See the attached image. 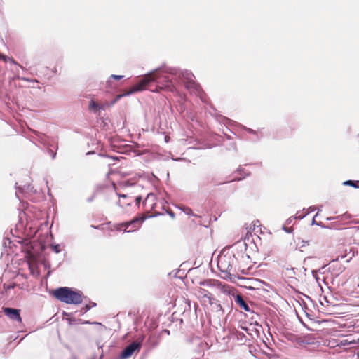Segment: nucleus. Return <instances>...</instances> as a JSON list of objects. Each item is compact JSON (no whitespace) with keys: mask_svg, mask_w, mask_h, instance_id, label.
<instances>
[{"mask_svg":"<svg viewBox=\"0 0 359 359\" xmlns=\"http://www.w3.org/2000/svg\"><path fill=\"white\" fill-rule=\"evenodd\" d=\"M52 248L55 253H59L60 252V248L58 245H52Z\"/></svg>","mask_w":359,"mask_h":359,"instance_id":"13","label":"nucleus"},{"mask_svg":"<svg viewBox=\"0 0 359 359\" xmlns=\"http://www.w3.org/2000/svg\"><path fill=\"white\" fill-rule=\"evenodd\" d=\"M344 184L345 185H351V186H355L353 182L351 180H348L344 182Z\"/></svg>","mask_w":359,"mask_h":359,"instance_id":"14","label":"nucleus"},{"mask_svg":"<svg viewBox=\"0 0 359 359\" xmlns=\"http://www.w3.org/2000/svg\"><path fill=\"white\" fill-rule=\"evenodd\" d=\"M0 60H4L5 62H9L11 63H15V61L13 59L7 57L1 54H0Z\"/></svg>","mask_w":359,"mask_h":359,"instance_id":"11","label":"nucleus"},{"mask_svg":"<svg viewBox=\"0 0 359 359\" xmlns=\"http://www.w3.org/2000/svg\"><path fill=\"white\" fill-rule=\"evenodd\" d=\"M90 107L94 109H101V107H100L99 105L96 104L94 101H91L90 102Z\"/></svg>","mask_w":359,"mask_h":359,"instance_id":"12","label":"nucleus"},{"mask_svg":"<svg viewBox=\"0 0 359 359\" xmlns=\"http://www.w3.org/2000/svg\"><path fill=\"white\" fill-rule=\"evenodd\" d=\"M250 255L248 251L247 243L245 241H238L233 246L232 252L220 255L218 257L217 266L222 271H230L237 259H250Z\"/></svg>","mask_w":359,"mask_h":359,"instance_id":"2","label":"nucleus"},{"mask_svg":"<svg viewBox=\"0 0 359 359\" xmlns=\"http://www.w3.org/2000/svg\"><path fill=\"white\" fill-rule=\"evenodd\" d=\"M151 82H156L158 87L161 89L172 90L171 82L166 78V76H165L162 72H159L158 70H154L144 75L139 83L133 86L129 91L123 95H117L110 105L115 104L123 96L129 95L133 93L144 90L145 87Z\"/></svg>","mask_w":359,"mask_h":359,"instance_id":"1","label":"nucleus"},{"mask_svg":"<svg viewBox=\"0 0 359 359\" xmlns=\"http://www.w3.org/2000/svg\"><path fill=\"white\" fill-rule=\"evenodd\" d=\"M145 219L144 217L136 218L130 222L116 224L114 228L117 231H123L125 232H133L140 228L141 224Z\"/></svg>","mask_w":359,"mask_h":359,"instance_id":"4","label":"nucleus"},{"mask_svg":"<svg viewBox=\"0 0 359 359\" xmlns=\"http://www.w3.org/2000/svg\"><path fill=\"white\" fill-rule=\"evenodd\" d=\"M156 197L153 193H149L144 201V205L149 210H154L156 207Z\"/></svg>","mask_w":359,"mask_h":359,"instance_id":"8","label":"nucleus"},{"mask_svg":"<svg viewBox=\"0 0 359 359\" xmlns=\"http://www.w3.org/2000/svg\"><path fill=\"white\" fill-rule=\"evenodd\" d=\"M197 296L198 298L203 299L204 302L207 300L210 304H212L210 294L205 289L199 288L197 292Z\"/></svg>","mask_w":359,"mask_h":359,"instance_id":"9","label":"nucleus"},{"mask_svg":"<svg viewBox=\"0 0 359 359\" xmlns=\"http://www.w3.org/2000/svg\"><path fill=\"white\" fill-rule=\"evenodd\" d=\"M140 201H141V197H140V196L137 197V198H136L137 203H139L140 202Z\"/></svg>","mask_w":359,"mask_h":359,"instance_id":"16","label":"nucleus"},{"mask_svg":"<svg viewBox=\"0 0 359 359\" xmlns=\"http://www.w3.org/2000/svg\"><path fill=\"white\" fill-rule=\"evenodd\" d=\"M4 312L10 319L13 320H16L18 323L22 322L20 309L13 308H4Z\"/></svg>","mask_w":359,"mask_h":359,"instance_id":"7","label":"nucleus"},{"mask_svg":"<svg viewBox=\"0 0 359 359\" xmlns=\"http://www.w3.org/2000/svg\"><path fill=\"white\" fill-rule=\"evenodd\" d=\"M111 77H113L114 79H122L123 76H121V75H111Z\"/></svg>","mask_w":359,"mask_h":359,"instance_id":"15","label":"nucleus"},{"mask_svg":"<svg viewBox=\"0 0 359 359\" xmlns=\"http://www.w3.org/2000/svg\"><path fill=\"white\" fill-rule=\"evenodd\" d=\"M182 76L186 79V87L191 90L192 93H195L196 94L200 93V87L199 86L195 83L194 75L189 72H185L182 73Z\"/></svg>","mask_w":359,"mask_h":359,"instance_id":"5","label":"nucleus"},{"mask_svg":"<svg viewBox=\"0 0 359 359\" xmlns=\"http://www.w3.org/2000/svg\"><path fill=\"white\" fill-rule=\"evenodd\" d=\"M237 302L240 304V305L245 310L249 311V307L246 304V303L244 302V300L240 297H237Z\"/></svg>","mask_w":359,"mask_h":359,"instance_id":"10","label":"nucleus"},{"mask_svg":"<svg viewBox=\"0 0 359 359\" xmlns=\"http://www.w3.org/2000/svg\"><path fill=\"white\" fill-rule=\"evenodd\" d=\"M55 297L67 304H78L82 302V294L68 287H60L54 292Z\"/></svg>","mask_w":359,"mask_h":359,"instance_id":"3","label":"nucleus"},{"mask_svg":"<svg viewBox=\"0 0 359 359\" xmlns=\"http://www.w3.org/2000/svg\"><path fill=\"white\" fill-rule=\"evenodd\" d=\"M285 231H287V232H290L289 229H286L285 228H284Z\"/></svg>","mask_w":359,"mask_h":359,"instance_id":"18","label":"nucleus"},{"mask_svg":"<svg viewBox=\"0 0 359 359\" xmlns=\"http://www.w3.org/2000/svg\"><path fill=\"white\" fill-rule=\"evenodd\" d=\"M191 212V210L190 209H187V211H186V213L187 214H190Z\"/></svg>","mask_w":359,"mask_h":359,"instance_id":"17","label":"nucleus"},{"mask_svg":"<svg viewBox=\"0 0 359 359\" xmlns=\"http://www.w3.org/2000/svg\"><path fill=\"white\" fill-rule=\"evenodd\" d=\"M140 342L135 341L125 348L121 354V359H125L129 357H131L133 354L139 351L140 348Z\"/></svg>","mask_w":359,"mask_h":359,"instance_id":"6","label":"nucleus"}]
</instances>
